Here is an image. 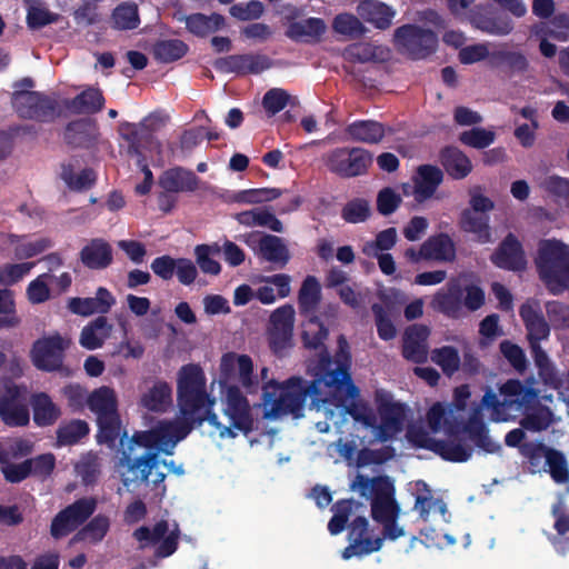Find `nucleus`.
<instances>
[{"mask_svg": "<svg viewBox=\"0 0 569 569\" xmlns=\"http://www.w3.org/2000/svg\"><path fill=\"white\" fill-rule=\"evenodd\" d=\"M269 345L271 350L281 356L292 347L295 309L287 303L277 308L270 316Z\"/></svg>", "mask_w": 569, "mask_h": 569, "instance_id": "nucleus-11", "label": "nucleus"}, {"mask_svg": "<svg viewBox=\"0 0 569 569\" xmlns=\"http://www.w3.org/2000/svg\"><path fill=\"white\" fill-rule=\"evenodd\" d=\"M223 403L229 426L222 425L212 411L214 399L207 392V378L202 368L196 363L182 366L177 378V405L181 418L177 422H166L176 442L184 439L204 421L218 430L221 439L236 438L234 430L249 435L254 421L249 401L238 386L226 387Z\"/></svg>", "mask_w": 569, "mask_h": 569, "instance_id": "nucleus-1", "label": "nucleus"}, {"mask_svg": "<svg viewBox=\"0 0 569 569\" xmlns=\"http://www.w3.org/2000/svg\"><path fill=\"white\" fill-rule=\"evenodd\" d=\"M189 47L180 39L158 40L152 48L156 60L162 63L174 62L188 52Z\"/></svg>", "mask_w": 569, "mask_h": 569, "instance_id": "nucleus-47", "label": "nucleus"}, {"mask_svg": "<svg viewBox=\"0 0 569 569\" xmlns=\"http://www.w3.org/2000/svg\"><path fill=\"white\" fill-rule=\"evenodd\" d=\"M90 432L87 421L81 419H72L66 423H61L57 431V445L59 447L74 446L86 438Z\"/></svg>", "mask_w": 569, "mask_h": 569, "instance_id": "nucleus-45", "label": "nucleus"}, {"mask_svg": "<svg viewBox=\"0 0 569 569\" xmlns=\"http://www.w3.org/2000/svg\"><path fill=\"white\" fill-rule=\"evenodd\" d=\"M139 8L136 2H120L110 17V24L114 30H133L140 26Z\"/></svg>", "mask_w": 569, "mask_h": 569, "instance_id": "nucleus-42", "label": "nucleus"}, {"mask_svg": "<svg viewBox=\"0 0 569 569\" xmlns=\"http://www.w3.org/2000/svg\"><path fill=\"white\" fill-rule=\"evenodd\" d=\"M169 525L166 520L158 521L152 529L147 526L137 528L132 536L136 540L141 542L140 548L143 549L147 546L156 545L159 542L156 549V556L158 558H167L173 555L178 548L179 532H170L167 537Z\"/></svg>", "mask_w": 569, "mask_h": 569, "instance_id": "nucleus-13", "label": "nucleus"}, {"mask_svg": "<svg viewBox=\"0 0 569 569\" xmlns=\"http://www.w3.org/2000/svg\"><path fill=\"white\" fill-rule=\"evenodd\" d=\"M11 103L22 119L48 123L61 114L58 100L40 91L14 90Z\"/></svg>", "mask_w": 569, "mask_h": 569, "instance_id": "nucleus-6", "label": "nucleus"}, {"mask_svg": "<svg viewBox=\"0 0 569 569\" xmlns=\"http://www.w3.org/2000/svg\"><path fill=\"white\" fill-rule=\"evenodd\" d=\"M345 131L351 140L368 144L379 143L386 134L385 126L376 120H356Z\"/></svg>", "mask_w": 569, "mask_h": 569, "instance_id": "nucleus-33", "label": "nucleus"}, {"mask_svg": "<svg viewBox=\"0 0 569 569\" xmlns=\"http://www.w3.org/2000/svg\"><path fill=\"white\" fill-rule=\"evenodd\" d=\"M379 413L381 418L380 423H376V427L371 428L376 430V438L381 442H386L401 430L402 409L395 402H381Z\"/></svg>", "mask_w": 569, "mask_h": 569, "instance_id": "nucleus-23", "label": "nucleus"}, {"mask_svg": "<svg viewBox=\"0 0 569 569\" xmlns=\"http://www.w3.org/2000/svg\"><path fill=\"white\" fill-rule=\"evenodd\" d=\"M237 221L246 227H266L274 232H282L283 224L276 214L266 208H254L239 212L236 216Z\"/></svg>", "mask_w": 569, "mask_h": 569, "instance_id": "nucleus-39", "label": "nucleus"}, {"mask_svg": "<svg viewBox=\"0 0 569 569\" xmlns=\"http://www.w3.org/2000/svg\"><path fill=\"white\" fill-rule=\"evenodd\" d=\"M264 12V6L259 0L234 3L229 8L231 17L239 21L258 20Z\"/></svg>", "mask_w": 569, "mask_h": 569, "instance_id": "nucleus-62", "label": "nucleus"}, {"mask_svg": "<svg viewBox=\"0 0 569 569\" xmlns=\"http://www.w3.org/2000/svg\"><path fill=\"white\" fill-rule=\"evenodd\" d=\"M308 321L301 333L303 346L307 349H318L323 347V341L328 337L327 327L319 320L317 316L307 317Z\"/></svg>", "mask_w": 569, "mask_h": 569, "instance_id": "nucleus-51", "label": "nucleus"}, {"mask_svg": "<svg viewBox=\"0 0 569 569\" xmlns=\"http://www.w3.org/2000/svg\"><path fill=\"white\" fill-rule=\"evenodd\" d=\"M97 442L99 445H107L110 449L114 448L121 431L119 412L97 418Z\"/></svg>", "mask_w": 569, "mask_h": 569, "instance_id": "nucleus-46", "label": "nucleus"}, {"mask_svg": "<svg viewBox=\"0 0 569 569\" xmlns=\"http://www.w3.org/2000/svg\"><path fill=\"white\" fill-rule=\"evenodd\" d=\"M422 243L426 260L439 262H453L456 260V243L448 233L440 232L430 236Z\"/></svg>", "mask_w": 569, "mask_h": 569, "instance_id": "nucleus-24", "label": "nucleus"}, {"mask_svg": "<svg viewBox=\"0 0 569 569\" xmlns=\"http://www.w3.org/2000/svg\"><path fill=\"white\" fill-rule=\"evenodd\" d=\"M490 66L492 68L505 67L509 74H515L526 72L529 62L526 56L519 51L500 49L491 52Z\"/></svg>", "mask_w": 569, "mask_h": 569, "instance_id": "nucleus-43", "label": "nucleus"}, {"mask_svg": "<svg viewBox=\"0 0 569 569\" xmlns=\"http://www.w3.org/2000/svg\"><path fill=\"white\" fill-rule=\"evenodd\" d=\"M551 515L555 518L553 528L557 531L552 545L558 552L566 553L569 550V512L562 499H558L552 505Z\"/></svg>", "mask_w": 569, "mask_h": 569, "instance_id": "nucleus-38", "label": "nucleus"}, {"mask_svg": "<svg viewBox=\"0 0 569 569\" xmlns=\"http://www.w3.org/2000/svg\"><path fill=\"white\" fill-rule=\"evenodd\" d=\"M357 13L377 29L386 30L391 26L396 11L383 2L363 0L357 6Z\"/></svg>", "mask_w": 569, "mask_h": 569, "instance_id": "nucleus-26", "label": "nucleus"}, {"mask_svg": "<svg viewBox=\"0 0 569 569\" xmlns=\"http://www.w3.org/2000/svg\"><path fill=\"white\" fill-rule=\"evenodd\" d=\"M546 466L548 471L557 483H566L569 480V469L565 455L556 449L548 451Z\"/></svg>", "mask_w": 569, "mask_h": 569, "instance_id": "nucleus-59", "label": "nucleus"}, {"mask_svg": "<svg viewBox=\"0 0 569 569\" xmlns=\"http://www.w3.org/2000/svg\"><path fill=\"white\" fill-rule=\"evenodd\" d=\"M87 406L97 418L118 412L114 390L106 386L94 389L87 398Z\"/></svg>", "mask_w": 569, "mask_h": 569, "instance_id": "nucleus-40", "label": "nucleus"}, {"mask_svg": "<svg viewBox=\"0 0 569 569\" xmlns=\"http://www.w3.org/2000/svg\"><path fill=\"white\" fill-rule=\"evenodd\" d=\"M272 66V59L262 53L230 54L213 62L217 71L237 76L259 74Z\"/></svg>", "mask_w": 569, "mask_h": 569, "instance_id": "nucleus-12", "label": "nucleus"}, {"mask_svg": "<svg viewBox=\"0 0 569 569\" xmlns=\"http://www.w3.org/2000/svg\"><path fill=\"white\" fill-rule=\"evenodd\" d=\"M496 139V133L485 128L475 127L460 133L459 140L462 144L476 149H485L492 144Z\"/></svg>", "mask_w": 569, "mask_h": 569, "instance_id": "nucleus-60", "label": "nucleus"}, {"mask_svg": "<svg viewBox=\"0 0 569 569\" xmlns=\"http://www.w3.org/2000/svg\"><path fill=\"white\" fill-rule=\"evenodd\" d=\"M200 178L190 169L176 166L164 170L158 178L162 190L174 193H191L199 189Z\"/></svg>", "mask_w": 569, "mask_h": 569, "instance_id": "nucleus-18", "label": "nucleus"}, {"mask_svg": "<svg viewBox=\"0 0 569 569\" xmlns=\"http://www.w3.org/2000/svg\"><path fill=\"white\" fill-rule=\"evenodd\" d=\"M0 419L8 427H26L29 425L30 412L19 386L8 387L0 397Z\"/></svg>", "mask_w": 569, "mask_h": 569, "instance_id": "nucleus-14", "label": "nucleus"}, {"mask_svg": "<svg viewBox=\"0 0 569 569\" xmlns=\"http://www.w3.org/2000/svg\"><path fill=\"white\" fill-rule=\"evenodd\" d=\"M61 179L69 189L82 191L90 189L96 183L97 177L91 168H86L76 174L71 164H62Z\"/></svg>", "mask_w": 569, "mask_h": 569, "instance_id": "nucleus-50", "label": "nucleus"}, {"mask_svg": "<svg viewBox=\"0 0 569 569\" xmlns=\"http://www.w3.org/2000/svg\"><path fill=\"white\" fill-rule=\"evenodd\" d=\"M63 138L66 143L73 148L88 147L92 141L90 123L83 119L69 122Z\"/></svg>", "mask_w": 569, "mask_h": 569, "instance_id": "nucleus-53", "label": "nucleus"}, {"mask_svg": "<svg viewBox=\"0 0 569 569\" xmlns=\"http://www.w3.org/2000/svg\"><path fill=\"white\" fill-rule=\"evenodd\" d=\"M321 301V287L315 276H307L298 293V308L303 317L315 316Z\"/></svg>", "mask_w": 569, "mask_h": 569, "instance_id": "nucleus-37", "label": "nucleus"}, {"mask_svg": "<svg viewBox=\"0 0 569 569\" xmlns=\"http://www.w3.org/2000/svg\"><path fill=\"white\" fill-rule=\"evenodd\" d=\"M321 160L330 173L351 179L368 173L373 156L361 147H337L323 153Z\"/></svg>", "mask_w": 569, "mask_h": 569, "instance_id": "nucleus-5", "label": "nucleus"}, {"mask_svg": "<svg viewBox=\"0 0 569 569\" xmlns=\"http://www.w3.org/2000/svg\"><path fill=\"white\" fill-rule=\"evenodd\" d=\"M204 139V128L194 127L184 130L179 139L178 147L169 143L168 148L172 158L183 159L191 154L193 149Z\"/></svg>", "mask_w": 569, "mask_h": 569, "instance_id": "nucleus-49", "label": "nucleus"}, {"mask_svg": "<svg viewBox=\"0 0 569 569\" xmlns=\"http://www.w3.org/2000/svg\"><path fill=\"white\" fill-rule=\"evenodd\" d=\"M171 402L172 388L163 380L156 381L140 398V405L153 412H164Z\"/></svg>", "mask_w": 569, "mask_h": 569, "instance_id": "nucleus-34", "label": "nucleus"}, {"mask_svg": "<svg viewBox=\"0 0 569 569\" xmlns=\"http://www.w3.org/2000/svg\"><path fill=\"white\" fill-rule=\"evenodd\" d=\"M442 428L449 438L458 437L460 433L468 435L475 446L485 452L493 453L499 449V446L489 437V430L482 420L480 407L472 410L466 422L455 417L450 410Z\"/></svg>", "mask_w": 569, "mask_h": 569, "instance_id": "nucleus-7", "label": "nucleus"}, {"mask_svg": "<svg viewBox=\"0 0 569 569\" xmlns=\"http://www.w3.org/2000/svg\"><path fill=\"white\" fill-rule=\"evenodd\" d=\"M30 405L32 407L33 422L37 427L44 428L53 426L61 417V409L46 392L33 393L30 399Z\"/></svg>", "mask_w": 569, "mask_h": 569, "instance_id": "nucleus-30", "label": "nucleus"}, {"mask_svg": "<svg viewBox=\"0 0 569 569\" xmlns=\"http://www.w3.org/2000/svg\"><path fill=\"white\" fill-rule=\"evenodd\" d=\"M379 493L371 499V516L375 521L382 523L393 518H398L400 507L395 499V486L379 488Z\"/></svg>", "mask_w": 569, "mask_h": 569, "instance_id": "nucleus-28", "label": "nucleus"}, {"mask_svg": "<svg viewBox=\"0 0 569 569\" xmlns=\"http://www.w3.org/2000/svg\"><path fill=\"white\" fill-rule=\"evenodd\" d=\"M154 451H147L136 458H131V455L127 451H122L121 453L119 466L127 467L128 471L134 475L132 481L139 480L142 483H147L153 469H156L160 463L159 452H164L166 455L173 453V448L176 447L177 442L173 439L172 432L166 422H161L159 426H157L154 428Z\"/></svg>", "mask_w": 569, "mask_h": 569, "instance_id": "nucleus-4", "label": "nucleus"}, {"mask_svg": "<svg viewBox=\"0 0 569 569\" xmlns=\"http://www.w3.org/2000/svg\"><path fill=\"white\" fill-rule=\"evenodd\" d=\"M258 254L277 268H283L290 261V252L283 240L273 234H263L258 241Z\"/></svg>", "mask_w": 569, "mask_h": 569, "instance_id": "nucleus-29", "label": "nucleus"}, {"mask_svg": "<svg viewBox=\"0 0 569 569\" xmlns=\"http://www.w3.org/2000/svg\"><path fill=\"white\" fill-rule=\"evenodd\" d=\"M332 30L350 39H357L365 34L366 28L360 19L348 12L337 14L332 20Z\"/></svg>", "mask_w": 569, "mask_h": 569, "instance_id": "nucleus-52", "label": "nucleus"}, {"mask_svg": "<svg viewBox=\"0 0 569 569\" xmlns=\"http://www.w3.org/2000/svg\"><path fill=\"white\" fill-rule=\"evenodd\" d=\"M535 264L539 279L553 295L569 289V246L557 239H545L538 244Z\"/></svg>", "mask_w": 569, "mask_h": 569, "instance_id": "nucleus-3", "label": "nucleus"}, {"mask_svg": "<svg viewBox=\"0 0 569 569\" xmlns=\"http://www.w3.org/2000/svg\"><path fill=\"white\" fill-rule=\"evenodd\" d=\"M79 259L90 270H104L113 262V249L103 238H93L80 250Z\"/></svg>", "mask_w": 569, "mask_h": 569, "instance_id": "nucleus-21", "label": "nucleus"}, {"mask_svg": "<svg viewBox=\"0 0 569 569\" xmlns=\"http://www.w3.org/2000/svg\"><path fill=\"white\" fill-rule=\"evenodd\" d=\"M109 528V518L103 515H98L79 531L78 536H80L81 539H89L91 542H100L106 537Z\"/></svg>", "mask_w": 569, "mask_h": 569, "instance_id": "nucleus-64", "label": "nucleus"}, {"mask_svg": "<svg viewBox=\"0 0 569 569\" xmlns=\"http://www.w3.org/2000/svg\"><path fill=\"white\" fill-rule=\"evenodd\" d=\"M395 43L412 60L432 54L438 47V36L430 29L417 24H403L395 30Z\"/></svg>", "mask_w": 569, "mask_h": 569, "instance_id": "nucleus-8", "label": "nucleus"}, {"mask_svg": "<svg viewBox=\"0 0 569 569\" xmlns=\"http://www.w3.org/2000/svg\"><path fill=\"white\" fill-rule=\"evenodd\" d=\"M392 481L388 476H379L369 478L362 473H358L351 483L353 490H358L361 497L369 498L376 497L379 493V488L390 486Z\"/></svg>", "mask_w": 569, "mask_h": 569, "instance_id": "nucleus-56", "label": "nucleus"}, {"mask_svg": "<svg viewBox=\"0 0 569 569\" xmlns=\"http://www.w3.org/2000/svg\"><path fill=\"white\" fill-rule=\"evenodd\" d=\"M317 385L300 377H291L283 383L270 380L262 388V398L267 418L297 413L302 410L308 397L317 398Z\"/></svg>", "mask_w": 569, "mask_h": 569, "instance_id": "nucleus-2", "label": "nucleus"}, {"mask_svg": "<svg viewBox=\"0 0 569 569\" xmlns=\"http://www.w3.org/2000/svg\"><path fill=\"white\" fill-rule=\"evenodd\" d=\"M315 379L310 383L317 385V397L321 395V385L328 388H341L345 382H349L348 388L350 396L358 395V389L351 383L349 369L345 366H338L332 360L330 353L326 348L319 356L318 363L315 368Z\"/></svg>", "mask_w": 569, "mask_h": 569, "instance_id": "nucleus-10", "label": "nucleus"}, {"mask_svg": "<svg viewBox=\"0 0 569 569\" xmlns=\"http://www.w3.org/2000/svg\"><path fill=\"white\" fill-rule=\"evenodd\" d=\"M443 180V172L433 164H421L412 176V182L417 187L418 203H423L433 197Z\"/></svg>", "mask_w": 569, "mask_h": 569, "instance_id": "nucleus-22", "label": "nucleus"}, {"mask_svg": "<svg viewBox=\"0 0 569 569\" xmlns=\"http://www.w3.org/2000/svg\"><path fill=\"white\" fill-rule=\"evenodd\" d=\"M500 393L507 399L510 407L516 410L529 409L538 398V391L525 386L518 379H509L500 387Z\"/></svg>", "mask_w": 569, "mask_h": 569, "instance_id": "nucleus-25", "label": "nucleus"}, {"mask_svg": "<svg viewBox=\"0 0 569 569\" xmlns=\"http://www.w3.org/2000/svg\"><path fill=\"white\" fill-rule=\"evenodd\" d=\"M114 302L116 300L111 292L104 287H99L96 297L70 298L68 309L74 315L88 317L93 313H107Z\"/></svg>", "mask_w": 569, "mask_h": 569, "instance_id": "nucleus-20", "label": "nucleus"}, {"mask_svg": "<svg viewBox=\"0 0 569 569\" xmlns=\"http://www.w3.org/2000/svg\"><path fill=\"white\" fill-rule=\"evenodd\" d=\"M69 343L70 341L63 339L59 333L38 339L31 349L33 365L48 372L60 370Z\"/></svg>", "mask_w": 569, "mask_h": 569, "instance_id": "nucleus-9", "label": "nucleus"}, {"mask_svg": "<svg viewBox=\"0 0 569 569\" xmlns=\"http://www.w3.org/2000/svg\"><path fill=\"white\" fill-rule=\"evenodd\" d=\"M471 26L493 36H507L513 30L512 20L507 16H493L489 6L477 4L469 10Z\"/></svg>", "mask_w": 569, "mask_h": 569, "instance_id": "nucleus-16", "label": "nucleus"}, {"mask_svg": "<svg viewBox=\"0 0 569 569\" xmlns=\"http://www.w3.org/2000/svg\"><path fill=\"white\" fill-rule=\"evenodd\" d=\"M296 98H292L288 91L282 88L269 89L262 98V107L269 116H274L282 111L288 104H293Z\"/></svg>", "mask_w": 569, "mask_h": 569, "instance_id": "nucleus-57", "label": "nucleus"}, {"mask_svg": "<svg viewBox=\"0 0 569 569\" xmlns=\"http://www.w3.org/2000/svg\"><path fill=\"white\" fill-rule=\"evenodd\" d=\"M326 29V23L321 18H308L289 23L284 34L296 42H316L319 41Z\"/></svg>", "mask_w": 569, "mask_h": 569, "instance_id": "nucleus-31", "label": "nucleus"}, {"mask_svg": "<svg viewBox=\"0 0 569 569\" xmlns=\"http://www.w3.org/2000/svg\"><path fill=\"white\" fill-rule=\"evenodd\" d=\"M431 360L438 365L447 377H452L459 369L461 359L452 346L437 348L431 353Z\"/></svg>", "mask_w": 569, "mask_h": 569, "instance_id": "nucleus-54", "label": "nucleus"}, {"mask_svg": "<svg viewBox=\"0 0 569 569\" xmlns=\"http://www.w3.org/2000/svg\"><path fill=\"white\" fill-rule=\"evenodd\" d=\"M435 446V453L440 456L446 461L466 462L472 456V448L469 445L462 442L460 439H457V437L438 440Z\"/></svg>", "mask_w": 569, "mask_h": 569, "instance_id": "nucleus-44", "label": "nucleus"}, {"mask_svg": "<svg viewBox=\"0 0 569 569\" xmlns=\"http://www.w3.org/2000/svg\"><path fill=\"white\" fill-rule=\"evenodd\" d=\"M152 114L146 117L139 123H130L126 122L120 128L121 137L128 142V153L130 156H136L139 159L144 158L142 154V144L141 138L143 128L149 126V122H152Z\"/></svg>", "mask_w": 569, "mask_h": 569, "instance_id": "nucleus-48", "label": "nucleus"}, {"mask_svg": "<svg viewBox=\"0 0 569 569\" xmlns=\"http://www.w3.org/2000/svg\"><path fill=\"white\" fill-rule=\"evenodd\" d=\"M519 316L526 327L529 343L541 342L542 340L548 339L550 335V326L546 321L537 301H527L522 303L519 309Z\"/></svg>", "mask_w": 569, "mask_h": 569, "instance_id": "nucleus-19", "label": "nucleus"}, {"mask_svg": "<svg viewBox=\"0 0 569 569\" xmlns=\"http://www.w3.org/2000/svg\"><path fill=\"white\" fill-rule=\"evenodd\" d=\"M416 488L418 492L415 497L413 509L419 513L420 519L427 521L430 510L435 507L436 498L432 497L431 489L423 480L417 481Z\"/></svg>", "mask_w": 569, "mask_h": 569, "instance_id": "nucleus-63", "label": "nucleus"}, {"mask_svg": "<svg viewBox=\"0 0 569 569\" xmlns=\"http://www.w3.org/2000/svg\"><path fill=\"white\" fill-rule=\"evenodd\" d=\"M184 21L187 30L199 38H204L226 24L224 17L217 12L210 16L200 12L191 13L184 18Z\"/></svg>", "mask_w": 569, "mask_h": 569, "instance_id": "nucleus-35", "label": "nucleus"}, {"mask_svg": "<svg viewBox=\"0 0 569 569\" xmlns=\"http://www.w3.org/2000/svg\"><path fill=\"white\" fill-rule=\"evenodd\" d=\"M370 213L369 202L366 199L356 198L343 206L341 218L348 223H360L365 222Z\"/></svg>", "mask_w": 569, "mask_h": 569, "instance_id": "nucleus-61", "label": "nucleus"}, {"mask_svg": "<svg viewBox=\"0 0 569 569\" xmlns=\"http://www.w3.org/2000/svg\"><path fill=\"white\" fill-rule=\"evenodd\" d=\"M104 97L100 89L88 88L72 99L64 100V107L74 114H94L103 109Z\"/></svg>", "mask_w": 569, "mask_h": 569, "instance_id": "nucleus-32", "label": "nucleus"}, {"mask_svg": "<svg viewBox=\"0 0 569 569\" xmlns=\"http://www.w3.org/2000/svg\"><path fill=\"white\" fill-rule=\"evenodd\" d=\"M463 288L458 279H451L432 297L431 308L450 319H458L462 315Z\"/></svg>", "mask_w": 569, "mask_h": 569, "instance_id": "nucleus-17", "label": "nucleus"}, {"mask_svg": "<svg viewBox=\"0 0 569 569\" xmlns=\"http://www.w3.org/2000/svg\"><path fill=\"white\" fill-rule=\"evenodd\" d=\"M353 507L355 501L352 499H341L333 505V516L328 522V530L332 536H337L346 529Z\"/></svg>", "mask_w": 569, "mask_h": 569, "instance_id": "nucleus-55", "label": "nucleus"}, {"mask_svg": "<svg viewBox=\"0 0 569 569\" xmlns=\"http://www.w3.org/2000/svg\"><path fill=\"white\" fill-rule=\"evenodd\" d=\"M459 227L462 231L475 234L481 243L491 241L488 214L463 209L460 213Z\"/></svg>", "mask_w": 569, "mask_h": 569, "instance_id": "nucleus-36", "label": "nucleus"}, {"mask_svg": "<svg viewBox=\"0 0 569 569\" xmlns=\"http://www.w3.org/2000/svg\"><path fill=\"white\" fill-rule=\"evenodd\" d=\"M552 423V412L546 406H539L532 412L527 413L520 421L523 429L539 432L547 430Z\"/></svg>", "mask_w": 569, "mask_h": 569, "instance_id": "nucleus-58", "label": "nucleus"}, {"mask_svg": "<svg viewBox=\"0 0 569 569\" xmlns=\"http://www.w3.org/2000/svg\"><path fill=\"white\" fill-rule=\"evenodd\" d=\"M490 260L496 267L508 271H523L527 268L523 247L511 232L499 243Z\"/></svg>", "mask_w": 569, "mask_h": 569, "instance_id": "nucleus-15", "label": "nucleus"}, {"mask_svg": "<svg viewBox=\"0 0 569 569\" xmlns=\"http://www.w3.org/2000/svg\"><path fill=\"white\" fill-rule=\"evenodd\" d=\"M110 329L111 326L108 323L107 318L99 316L82 328L79 342L88 350H96L102 347Z\"/></svg>", "mask_w": 569, "mask_h": 569, "instance_id": "nucleus-41", "label": "nucleus"}, {"mask_svg": "<svg viewBox=\"0 0 569 569\" xmlns=\"http://www.w3.org/2000/svg\"><path fill=\"white\" fill-rule=\"evenodd\" d=\"M439 158L446 172L455 180L465 179L472 171L471 160L457 147H445L440 151Z\"/></svg>", "mask_w": 569, "mask_h": 569, "instance_id": "nucleus-27", "label": "nucleus"}]
</instances>
